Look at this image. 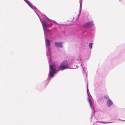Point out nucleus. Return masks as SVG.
<instances>
[{"label": "nucleus", "mask_w": 125, "mask_h": 125, "mask_svg": "<svg viewBox=\"0 0 125 125\" xmlns=\"http://www.w3.org/2000/svg\"><path fill=\"white\" fill-rule=\"evenodd\" d=\"M68 64L67 61L66 60H65L62 62L61 64L60 68H62L61 69L62 70L64 69H67L68 68Z\"/></svg>", "instance_id": "f257e3e1"}, {"label": "nucleus", "mask_w": 125, "mask_h": 125, "mask_svg": "<svg viewBox=\"0 0 125 125\" xmlns=\"http://www.w3.org/2000/svg\"><path fill=\"white\" fill-rule=\"evenodd\" d=\"M43 27L44 30L45 29L48 31H49L47 29L49 27V25L48 24L47 22L46 21H43L42 22Z\"/></svg>", "instance_id": "f03ea898"}, {"label": "nucleus", "mask_w": 125, "mask_h": 125, "mask_svg": "<svg viewBox=\"0 0 125 125\" xmlns=\"http://www.w3.org/2000/svg\"><path fill=\"white\" fill-rule=\"evenodd\" d=\"M93 25V22L92 21H90L85 24L84 25V28H87Z\"/></svg>", "instance_id": "7ed1b4c3"}, {"label": "nucleus", "mask_w": 125, "mask_h": 125, "mask_svg": "<svg viewBox=\"0 0 125 125\" xmlns=\"http://www.w3.org/2000/svg\"><path fill=\"white\" fill-rule=\"evenodd\" d=\"M50 69L52 71H53L54 72H56V67L54 65L52 64L50 66Z\"/></svg>", "instance_id": "20e7f679"}, {"label": "nucleus", "mask_w": 125, "mask_h": 125, "mask_svg": "<svg viewBox=\"0 0 125 125\" xmlns=\"http://www.w3.org/2000/svg\"><path fill=\"white\" fill-rule=\"evenodd\" d=\"M62 42H55V44L56 46L58 47H60L62 48Z\"/></svg>", "instance_id": "39448f33"}, {"label": "nucleus", "mask_w": 125, "mask_h": 125, "mask_svg": "<svg viewBox=\"0 0 125 125\" xmlns=\"http://www.w3.org/2000/svg\"><path fill=\"white\" fill-rule=\"evenodd\" d=\"M107 105L108 106H110L113 104L112 101L110 99H108L107 102Z\"/></svg>", "instance_id": "423d86ee"}, {"label": "nucleus", "mask_w": 125, "mask_h": 125, "mask_svg": "<svg viewBox=\"0 0 125 125\" xmlns=\"http://www.w3.org/2000/svg\"><path fill=\"white\" fill-rule=\"evenodd\" d=\"M56 72H54L53 71H50L49 73V74L50 76L51 77H52L54 76V74Z\"/></svg>", "instance_id": "0eeeda50"}, {"label": "nucleus", "mask_w": 125, "mask_h": 125, "mask_svg": "<svg viewBox=\"0 0 125 125\" xmlns=\"http://www.w3.org/2000/svg\"><path fill=\"white\" fill-rule=\"evenodd\" d=\"M46 45H47L48 47H49L50 45V41L49 40H48L47 39H46Z\"/></svg>", "instance_id": "6e6552de"}, {"label": "nucleus", "mask_w": 125, "mask_h": 125, "mask_svg": "<svg viewBox=\"0 0 125 125\" xmlns=\"http://www.w3.org/2000/svg\"><path fill=\"white\" fill-rule=\"evenodd\" d=\"M25 2L27 3L28 4V5L30 6V7L32 6V4L29 1L27 0Z\"/></svg>", "instance_id": "1a4fd4ad"}, {"label": "nucleus", "mask_w": 125, "mask_h": 125, "mask_svg": "<svg viewBox=\"0 0 125 125\" xmlns=\"http://www.w3.org/2000/svg\"><path fill=\"white\" fill-rule=\"evenodd\" d=\"M89 102L90 106L91 107H92V102L91 100L90 99L89 100Z\"/></svg>", "instance_id": "9d476101"}, {"label": "nucleus", "mask_w": 125, "mask_h": 125, "mask_svg": "<svg viewBox=\"0 0 125 125\" xmlns=\"http://www.w3.org/2000/svg\"><path fill=\"white\" fill-rule=\"evenodd\" d=\"M93 44V43H90L89 44V47L90 49H91L92 48V45Z\"/></svg>", "instance_id": "9b49d317"}, {"label": "nucleus", "mask_w": 125, "mask_h": 125, "mask_svg": "<svg viewBox=\"0 0 125 125\" xmlns=\"http://www.w3.org/2000/svg\"><path fill=\"white\" fill-rule=\"evenodd\" d=\"M104 97L105 99H108L109 98V97H108V96L107 95L105 96H104Z\"/></svg>", "instance_id": "f8f14e48"}, {"label": "nucleus", "mask_w": 125, "mask_h": 125, "mask_svg": "<svg viewBox=\"0 0 125 125\" xmlns=\"http://www.w3.org/2000/svg\"><path fill=\"white\" fill-rule=\"evenodd\" d=\"M82 3L81 2L80 3V8L81 9V6H82Z\"/></svg>", "instance_id": "ddd939ff"}, {"label": "nucleus", "mask_w": 125, "mask_h": 125, "mask_svg": "<svg viewBox=\"0 0 125 125\" xmlns=\"http://www.w3.org/2000/svg\"><path fill=\"white\" fill-rule=\"evenodd\" d=\"M25 1H26L27 0H24Z\"/></svg>", "instance_id": "4468645a"}]
</instances>
